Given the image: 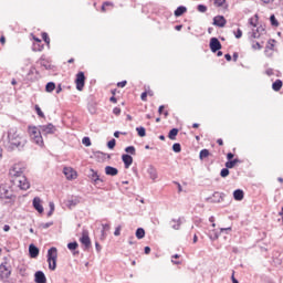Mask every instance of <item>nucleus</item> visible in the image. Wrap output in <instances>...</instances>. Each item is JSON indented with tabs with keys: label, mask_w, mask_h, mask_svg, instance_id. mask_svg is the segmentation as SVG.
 <instances>
[{
	"label": "nucleus",
	"mask_w": 283,
	"mask_h": 283,
	"mask_svg": "<svg viewBox=\"0 0 283 283\" xmlns=\"http://www.w3.org/2000/svg\"><path fill=\"white\" fill-rule=\"evenodd\" d=\"M28 140L25 137L19 135L17 132V128H10L8 132V143L6 145L8 151H14L18 149V151H23V148L25 147Z\"/></svg>",
	"instance_id": "nucleus-1"
},
{
	"label": "nucleus",
	"mask_w": 283,
	"mask_h": 283,
	"mask_svg": "<svg viewBox=\"0 0 283 283\" xmlns=\"http://www.w3.org/2000/svg\"><path fill=\"white\" fill-rule=\"evenodd\" d=\"M0 200H3L4 205H10V202H14L17 200V197L10 186H0Z\"/></svg>",
	"instance_id": "nucleus-2"
},
{
	"label": "nucleus",
	"mask_w": 283,
	"mask_h": 283,
	"mask_svg": "<svg viewBox=\"0 0 283 283\" xmlns=\"http://www.w3.org/2000/svg\"><path fill=\"white\" fill-rule=\"evenodd\" d=\"M29 134L31 136V140L39 145V147H43V134L39 130L36 126H29Z\"/></svg>",
	"instance_id": "nucleus-3"
},
{
	"label": "nucleus",
	"mask_w": 283,
	"mask_h": 283,
	"mask_svg": "<svg viewBox=\"0 0 283 283\" xmlns=\"http://www.w3.org/2000/svg\"><path fill=\"white\" fill-rule=\"evenodd\" d=\"M56 258H59V253L56 248H51L48 250V262L50 271H56Z\"/></svg>",
	"instance_id": "nucleus-4"
},
{
	"label": "nucleus",
	"mask_w": 283,
	"mask_h": 283,
	"mask_svg": "<svg viewBox=\"0 0 283 283\" xmlns=\"http://www.w3.org/2000/svg\"><path fill=\"white\" fill-rule=\"evenodd\" d=\"M38 132L42 134V136H48L50 134H54L56 132V126L53 124L40 125L38 127Z\"/></svg>",
	"instance_id": "nucleus-5"
},
{
	"label": "nucleus",
	"mask_w": 283,
	"mask_h": 283,
	"mask_svg": "<svg viewBox=\"0 0 283 283\" xmlns=\"http://www.w3.org/2000/svg\"><path fill=\"white\" fill-rule=\"evenodd\" d=\"M9 176L12 178H22L23 177V167H21V164H14L10 170Z\"/></svg>",
	"instance_id": "nucleus-6"
},
{
	"label": "nucleus",
	"mask_w": 283,
	"mask_h": 283,
	"mask_svg": "<svg viewBox=\"0 0 283 283\" xmlns=\"http://www.w3.org/2000/svg\"><path fill=\"white\" fill-rule=\"evenodd\" d=\"M12 275V269L8 265V262L1 263L0 265V279L8 280Z\"/></svg>",
	"instance_id": "nucleus-7"
},
{
	"label": "nucleus",
	"mask_w": 283,
	"mask_h": 283,
	"mask_svg": "<svg viewBox=\"0 0 283 283\" xmlns=\"http://www.w3.org/2000/svg\"><path fill=\"white\" fill-rule=\"evenodd\" d=\"M75 85L78 92H83V87H85V73L83 71L76 74Z\"/></svg>",
	"instance_id": "nucleus-8"
},
{
	"label": "nucleus",
	"mask_w": 283,
	"mask_h": 283,
	"mask_svg": "<svg viewBox=\"0 0 283 283\" xmlns=\"http://www.w3.org/2000/svg\"><path fill=\"white\" fill-rule=\"evenodd\" d=\"M88 178L93 182V185H98V182H103V178H101L98 171L92 168L88 170Z\"/></svg>",
	"instance_id": "nucleus-9"
},
{
	"label": "nucleus",
	"mask_w": 283,
	"mask_h": 283,
	"mask_svg": "<svg viewBox=\"0 0 283 283\" xmlns=\"http://www.w3.org/2000/svg\"><path fill=\"white\" fill-rule=\"evenodd\" d=\"M209 46H210L211 52H213V54H216V52L222 50V43H220V40H218V38H211Z\"/></svg>",
	"instance_id": "nucleus-10"
},
{
	"label": "nucleus",
	"mask_w": 283,
	"mask_h": 283,
	"mask_svg": "<svg viewBox=\"0 0 283 283\" xmlns=\"http://www.w3.org/2000/svg\"><path fill=\"white\" fill-rule=\"evenodd\" d=\"M80 242L85 245V249L92 247V240L90 239V232L87 230H83Z\"/></svg>",
	"instance_id": "nucleus-11"
},
{
	"label": "nucleus",
	"mask_w": 283,
	"mask_h": 283,
	"mask_svg": "<svg viewBox=\"0 0 283 283\" xmlns=\"http://www.w3.org/2000/svg\"><path fill=\"white\" fill-rule=\"evenodd\" d=\"M222 200H224V193H221V192H214L212 197L206 198V202H211V203L222 202Z\"/></svg>",
	"instance_id": "nucleus-12"
},
{
	"label": "nucleus",
	"mask_w": 283,
	"mask_h": 283,
	"mask_svg": "<svg viewBox=\"0 0 283 283\" xmlns=\"http://www.w3.org/2000/svg\"><path fill=\"white\" fill-rule=\"evenodd\" d=\"M63 174H64L66 180H76V178H77V176H78V175L76 174V171L73 170V169L70 168V167H64Z\"/></svg>",
	"instance_id": "nucleus-13"
},
{
	"label": "nucleus",
	"mask_w": 283,
	"mask_h": 283,
	"mask_svg": "<svg viewBox=\"0 0 283 283\" xmlns=\"http://www.w3.org/2000/svg\"><path fill=\"white\" fill-rule=\"evenodd\" d=\"M122 160L124 163L125 169H129V167H132V165L134 163V158L129 154L122 155Z\"/></svg>",
	"instance_id": "nucleus-14"
},
{
	"label": "nucleus",
	"mask_w": 283,
	"mask_h": 283,
	"mask_svg": "<svg viewBox=\"0 0 283 283\" xmlns=\"http://www.w3.org/2000/svg\"><path fill=\"white\" fill-rule=\"evenodd\" d=\"M18 182L20 189H22L23 191H28V189H30V181H28V178H25V176L20 177L18 179Z\"/></svg>",
	"instance_id": "nucleus-15"
},
{
	"label": "nucleus",
	"mask_w": 283,
	"mask_h": 283,
	"mask_svg": "<svg viewBox=\"0 0 283 283\" xmlns=\"http://www.w3.org/2000/svg\"><path fill=\"white\" fill-rule=\"evenodd\" d=\"M213 25L217 28H224L227 25V19L223 15H217L213 18Z\"/></svg>",
	"instance_id": "nucleus-16"
},
{
	"label": "nucleus",
	"mask_w": 283,
	"mask_h": 283,
	"mask_svg": "<svg viewBox=\"0 0 283 283\" xmlns=\"http://www.w3.org/2000/svg\"><path fill=\"white\" fill-rule=\"evenodd\" d=\"M34 282L35 283H45L48 282V277H45V273L43 271H36L34 274Z\"/></svg>",
	"instance_id": "nucleus-17"
},
{
	"label": "nucleus",
	"mask_w": 283,
	"mask_h": 283,
	"mask_svg": "<svg viewBox=\"0 0 283 283\" xmlns=\"http://www.w3.org/2000/svg\"><path fill=\"white\" fill-rule=\"evenodd\" d=\"M33 209H35L38 213H43V205H41V198L39 197L33 198Z\"/></svg>",
	"instance_id": "nucleus-18"
},
{
	"label": "nucleus",
	"mask_w": 283,
	"mask_h": 283,
	"mask_svg": "<svg viewBox=\"0 0 283 283\" xmlns=\"http://www.w3.org/2000/svg\"><path fill=\"white\" fill-rule=\"evenodd\" d=\"M147 174L149 175L150 180H156V178H158V170L153 165L148 166Z\"/></svg>",
	"instance_id": "nucleus-19"
},
{
	"label": "nucleus",
	"mask_w": 283,
	"mask_h": 283,
	"mask_svg": "<svg viewBox=\"0 0 283 283\" xmlns=\"http://www.w3.org/2000/svg\"><path fill=\"white\" fill-rule=\"evenodd\" d=\"M105 174H106V176H118V168L112 167V166H106Z\"/></svg>",
	"instance_id": "nucleus-20"
},
{
	"label": "nucleus",
	"mask_w": 283,
	"mask_h": 283,
	"mask_svg": "<svg viewBox=\"0 0 283 283\" xmlns=\"http://www.w3.org/2000/svg\"><path fill=\"white\" fill-rule=\"evenodd\" d=\"M29 254L30 258H39V248L34 244L29 245Z\"/></svg>",
	"instance_id": "nucleus-21"
},
{
	"label": "nucleus",
	"mask_w": 283,
	"mask_h": 283,
	"mask_svg": "<svg viewBox=\"0 0 283 283\" xmlns=\"http://www.w3.org/2000/svg\"><path fill=\"white\" fill-rule=\"evenodd\" d=\"M233 198L234 200H244V191L242 189H237L233 191Z\"/></svg>",
	"instance_id": "nucleus-22"
},
{
	"label": "nucleus",
	"mask_w": 283,
	"mask_h": 283,
	"mask_svg": "<svg viewBox=\"0 0 283 283\" xmlns=\"http://www.w3.org/2000/svg\"><path fill=\"white\" fill-rule=\"evenodd\" d=\"M182 220H185V218H179L178 220L172 219L171 222H175L176 224H172V229L175 231H179L181 224H182Z\"/></svg>",
	"instance_id": "nucleus-23"
},
{
	"label": "nucleus",
	"mask_w": 283,
	"mask_h": 283,
	"mask_svg": "<svg viewBox=\"0 0 283 283\" xmlns=\"http://www.w3.org/2000/svg\"><path fill=\"white\" fill-rule=\"evenodd\" d=\"M187 12V7L180 6L175 10V17H182Z\"/></svg>",
	"instance_id": "nucleus-24"
},
{
	"label": "nucleus",
	"mask_w": 283,
	"mask_h": 283,
	"mask_svg": "<svg viewBox=\"0 0 283 283\" xmlns=\"http://www.w3.org/2000/svg\"><path fill=\"white\" fill-rule=\"evenodd\" d=\"M240 163V159L234 158V159H230L229 161L226 163V167L228 169H233V167H235V165Z\"/></svg>",
	"instance_id": "nucleus-25"
},
{
	"label": "nucleus",
	"mask_w": 283,
	"mask_h": 283,
	"mask_svg": "<svg viewBox=\"0 0 283 283\" xmlns=\"http://www.w3.org/2000/svg\"><path fill=\"white\" fill-rule=\"evenodd\" d=\"M282 80H276L273 84H272V90L274 92H280V90H282Z\"/></svg>",
	"instance_id": "nucleus-26"
},
{
	"label": "nucleus",
	"mask_w": 283,
	"mask_h": 283,
	"mask_svg": "<svg viewBox=\"0 0 283 283\" xmlns=\"http://www.w3.org/2000/svg\"><path fill=\"white\" fill-rule=\"evenodd\" d=\"M102 237L101 240H105V238H107V233H105V231H109L111 226L108 223H103L102 224Z\"/></svg>",
	"instance_id": "nucleus-27"
},
{
	"label": "nucleus",
	"mask_w": 283,
	"mask_h": 283,
	"mask_svg": "<svg viewBox=\"0 0 283 283\" xmlns=\"http://www.w3.org/2000/svg\"><path fill=\"white\" fill-rule=\"evenodd\" d=\"M178 132H179L178 128L170 129L168 133V138L170 140H176V136H178Z\"/></svg>",
	"instance_id": "nucleus-28"
},
{
	"label": "nucleus",
	"mask_w": 283,
	"mask_h": 283,
	"mask_svg": "<svg viewBox=\"0 0 283 283\" xmlns=\"http://www.w3.org/2000/svg\"><path fill=\"white\" fill-rule=\"evenodd\" d=\"M87 109H88L90 114H92V115L96 114V111H97L96 103L90 102L87 105Z\"/></svg>",
	"instance_id": "nucleus-29"
},
{
	"label": "nucleus",
	"mask_w": 283,
	"mask_h": 283,
	"mask_svg": "<svg viewBox=\"0 0 283 283\" xmlns=\"http://www.w3.org/2000/svg\"><path fill=\"white\" fill-rule=\"evenodd\" d=\"M135 235H136V238H137L138 240H143V238H145V229L138 228V229L136 230Z\"/></svg>",
	"instance_id": "nucleus-30"
},
{
	"label": "nucleus",
	"mask_w": 283,
	"mask_h": 283,
	"mask_svg": "<svg viewBox=\"0 0 283 283\" xmlns=\"http://www.w3.org/2000/svg\"><path fill=\"white\" fill-rule=\"evenodd\" d=\"M53 90H56V84L54 82H49L45 85V92L51 93Z\"/></svg>",
	"instance_id": "nucleus-31"
},
{
	"label": "nucleus",
	"mask_w": 283,
	"mask_h": 283,
	"mask_svg": "<svg viewBox=\"0 0 283 283\" xmlns=\"http://www.w3.org/2000/svg\"><path fill=\"white\" fill-rule=\"evenodd\" d=\"M136 132L140 138H145V136H147V132L145 130V127H143V126L137 127Z\"/></svg>",
	"instance_id": "nucleus-32"
},
{
	"label": "nucleus",
	"mask_w": 283,
	"mask_h": 283,
	"mask_svg": "<svg viewBox=\"0 0 283 283\" xmlns=\"http://www.w3.org/2000/svg\"><path fill=\"white\" fill-rule=\"evenodd\" d=\"M270 23L273 28H277L280 25V22L277 21V19L275 18V14H272L270 17Z\"/></svg>",
	"instance_id": "nucleus-33"
},
{
	"label": "nucleus",
	"mask_w": 283,
	"mask_h": 283,
	"mask_svg": "<svg viewBox=\"0 0 283 283\" xmlns=\"http://www.w3.org/2000/svg\"><path fill=\"white\" fill-rule=\"evenodd\" d=\"M199 158H200V160H205V158H209V149H202L199 153Z\"/></svg>",
	"instance_id": "nucleus-34"
},
{
	"label": "nucleus",
	"mask_w": 283,
	"mask_h": 283,
	"mask_svg": "<svg viewBox=\"0 0 283 283\" xmlns=\"http://www.w3.org/2000/svg\"><path fill=\"white\" fill-rule=\"evenodd\" d=\"M172 151H175V154H180V151H182V146L180 145V143H175L172 145Z\"/></svg>",
	"instance_id": "nucleus-35"
},
{
	"label": "nucleus",
	"mask_w": 283,
	"mask_h": 283,
	"mask_svg": "<svg viewBox=\"0 0 283 283\" xmlns=\"http://www.w3.org/2000/svg\"><path fill=\"white\" fill-rule=\"evenodd\" d=\"M67 249H69L70 251H76V249H78V242H76V241L70 242V243L67 244Z\"/></svg>",
	"instance_id": "nucleus-36"
},
{
	"label": "nucleus",
	"mask_w": 283,
	"mask_h": 283,
	"mask_svg": "<svg viewBox=\"0 0 283 283\" xmlns=\"http://www.w3.org/2000/svg\"><path fill=\"white\" fill-rule=\"evenodd\" d=\"M126 154H130V156H136V147L128 146L125 148Z\"/></svg>",
	"instance_id": "nucleus-37"
},
{
	"label": "nucleus",
	"mask_w": 283,
	"mask_h": 283,
	"mask_svg": "<svg viewBox=\"0 0 283 283\" xmlns=\"http://www.w3.org/2000/svg\"><path fill=\"white\" fill-rule=\"evenodd\" d=\"M43 50V44L35 42L33 43V52H42Z\"/></svg>",
	"instance_id": "nucleus-38"
},
{
	"label": "nucleus",
	"mask_w": 283,
	"mask_h": 283,
	"mask_svg": "<svg viewBox=\"0 0 283 283\" xmlns=\"http://www.w3.org/2000/svg\"><path fill=\"white\" fill-rule=\"evenodd\" d=\"M67 205H69V207H70V209H72V207H76V205H78V199H70L69 201H67Z\"/></svg>",
	"instance_id": "nucleus-39"
},
{
	"label": "nucleus",
	"mask_w": 283,
	"mask_h": 283,
	"mask_svg": "<svg viewBox=\"0 0 283 283\" xmlns=\"http://www.w3.org/2000/svg\"><path fill=\"white\" fill-rule=\"evenodd\" d=\"M35 112L38 116H40V118H45V114L43 113V111H41V107L39 105H35Z\"/></svg>",
	"instance_id": "nucleus-40"
},
{
	"label": "nucleus",
	"mask_w": 283,
	"mask_h": 283,
	"mask_svg": "<svg viewBox=\"0 0 283 283\" xmlns=\"http://www.w3.org/2000/svg\"><path fill=\"white\" fill-rule=\"evenodd\" d=\"M83 145H85V147H91L92 146V139H90V137H84L82 139Z\"/></svg>",
	"instance_id": "nucleus-41"
},
{
	"label": "nucleus",
	"mask_w": 283,
	"mask_h": 283,
	"mask_svg": "<svg viewBox=\"0 0 283 283\" xmlns=\"http://www.w3.org/2000/svg\"><path fill=\"white\" fill-rule=\"evenodd\" d=\"M229 169L230 168L226 167L220 171L221 178H227V176H229Z\"/></svg>",
	"instance_id": "nucleus-42"
},
{
	"label": "nucleus",
	"mask_w": 283,
	"mask_h": 283,
	"mask_svg": "<svg viewBox=\"0 0 283 283\" xmlns=\"http://www.w3.org/2000/svg\"><path fill=\"white\" fill-rule=\"evenodd\" d=\"M107 147L108 149H114V147H116V139H111L108 143H107Z\"/></svg>",
	"instance_id": "nucleus-43"
},
{
	"label": "nucleus",
	"mask_w": 283,
	"mask_h": 283,
	"mask_svg": "<svg viewBox=\"0 0 283 283\" xmlns=\"http://www.w3.org/2000/svg\"><path fill=\"white\" fill-rule=\"evenodd\" d=\"M42 39H43L44 43H46V45H50V35H48V33L43 32Z\"/></svg>",
	"instance_id": "nucleus-44"
},
{
	"label": "nucleus",
	"mask_w": 283,
	"mask_h": 283,
	"mask_svg": "<svg viewBox=\"0 0 283 283\" xmlns=\"http://www.w3.org/2000/svg\"><path fill=\"white\" fill-rule=\"evenodd\" d=\"M224 3H227V0H214V6H217V8H222Z\"/></svg>",
	"instance_id": "nucleus-45"
},
{
	"label": "nucleus",
	"mask_w": 283,
	"mask_h": 283,
	"mask_svg": "<svg viewBox=\"0 0 283 283\" xmlns=\"http://www.w3.org/2000/svg\"><path fill=\"white\" fill-rule=\"evenodd\" d=\"M197 10H198V12L205 13V12H207V6L198 4Z\"/></svg>",
	"instance_id": "nucleus-46"
},
{
	"label": "nucleus",
	"mask_w": 283,
	"mask_h": 283,
	"mask_svg": "<svg viewBox=\"0 0 283 283\" xmlns=\"http://www.w3.org/2000/svg\"><path fill=\"white\" fill-rule=\"evenodd\" d=\"M122 229H123V227L118 226V227L115 229V231H114V235H115V237L120 235Z\"/></svg>",
	"instance_id": "nucleus-47"
},
{
	"label": "nucleus",
	"mask_w": 283,
	"mask_h": 283,
	"mask_svg": "<svg viewBox=\"0 0 283 283\" xmlns=\"http://www.w3.org/2000/svg\"><path fill=\"white\" fill-rule=\"evenodd\" d=\"M235 39H242V30L238 29L237 32L234 33Z\"/></svg>",
	"instance_id": "nucleus-48"
},
{
	"label": "nucleus",
	"mask_w": 283,
	"mask_h": 283,
	"mask_svg": "<svg viewBox=\"0 0 283 283\" xmlns=\"http://www.w3.org/2000/svg\"><path fill=\"white\" fill-rule=\"evenodd\" d=\"M52 224H54V222H46V223H42L41 227H42V229H50V227H52Z\"/></svg>",
	"instance_id": "nucleus-49"
},
{
	"label": "nucleus",
	"mask_w": 283,
	"mask_h": 283,
	"mask_svg": "<svg viewBox=\"0 0 283 283\" xmlns=\"http://www.w3.org/2000/svg\"><path fill=\"white\" fill-rule=\"evenodd\" d=\"M113 114H114L115 116H120V107H115V108L113 109Z\"/></svg>",
	"instance_id": "nucleus-50"
},
{
	"label": "nucleus",
	"mask_w": 283,
	"mask_h": 283,
	"mask_svg": "<svg viewBox=\"0 0 283 283\" xmlns=\"http://www.w3.org/2000/svg\"><path fill=\"white\" fill-rule=\"evenodd\" d=\"M261 48L262 45H260V42H255L254 44H252L253 50H260Z\"/></svg>",
	"instance_id": "nucleus-51"
},
{
	"label": "nucleus",
	"mask_w": 283,
	"mask_h": 283,
	"mask_svg": "<svg viewBox=\"0 0 283 283\" xmlns=\"http://www.w3.org/2000/svg\"><path fill=\"white\" fill-rule=\"evenodd\" d=\"M144 253H145L146 255H149V254L151 253V248L145 247V248H144Z\"/></svg>",
	"instance_id": "nucleus-52"
},
{
	"label": "nucleus",
	"mask_w": 283,
	"mask_h": 283,
	"mask_svg": "<svg viewBox=\"0 0 283 283\" xmlns=\"http://www.w3.org/2000/svg\"><path fill=\"white\" fill-rule=\"evenodd\" d=\"M127 85V81H122L117 83V87H125Z\"/></svg>",
	"instance_id": "nucleus-53"
},
{
	"label": "nucleus",
	"mask_w": 283,
	"mask_h": 283,
	"mask_svg": "<svg viewBox=\"0 0 283 283\" xmlns=\"http://www.w3.org/2000/svg\"><path fill=\"white\" fill-rule=\"evenodd\" d=\"M234 156H235V155H233V153H228V154H227L228 161H229V160H233Z\"/></svg>",
	"instance_id": "nucleus-54"
},
{
	"label": "nucleus",
	"mask_w": 283,
	"mask_h": 283,
	"mask_svg": "<svg viewBox=\"0 0 283 283\" xmlns=\"http://www.w3.org/2000/svg\"><path fill=\"white\" fill-rule=\"evenodd\" d=\"M140 98L142 101H147V92L142 93Z\"/></svg>",
	"instance_id": "nucleus-55"
},
{
	"label": "nucleus",
	"mask_w": 283,
	"mask_h": 283,
	"mask_svg": "<svg viewBox=\"0 0 283 283\" xmlns=\"http://www.w3.org/2000/svg\"><path fill=\"white\" fill-rule=\"evenodd\" d=\"M135 238L134 237H129L128 239V243L132 245V244H136V241H134Z\"/></svg>",
	"instance_id": "nucleus-56"
},
{
	"label": "nucleus",
	"mask_w": 283,
	"mask_h": 283,
	"mask_svg": "<svg viewBox=\"0 0 283 283\" xmlns=\"http://www.w3.org/2000/svg\"><path fill=\"white\" fill-rule=\"evenodd\" d=\"M238 57H239L238 52H234L233 55H232V59H233L234 63L238 61Z\"/></svg>",
	"instance_id": "nucleus-57"
},
{
	"label": "nucleus",
	"mask_w": 283,
	"mask_h": 283,
	"mask_svg": "<svg viewBox=\"0 0 283 283\" xmlns=\"http://www.w3.org/2000/svg\"><path fill=\"white\" fill-rule=\"evenodd\" d=\"M224 59H226V61H231L233 57L231 56V54L227 53L224 55Z\"/></svg>",
	"instance_id": "nucleus-58"
},
{
	"label": "nucleus",
	"mask_w": 283,
	"mask_h": 283,
	"mask_svg": "<svg viewBox=\"0 0 283 283\" xmlns=\"http://www.w3.org/2000/svg\"><path fill=\"white\" fill-rule=\"evenodd\" d=\"M217 144H218L220 147H222V145H224V142L222 140V138H219V139L217 140Z\"/></svg>",
	"instance_id": "nucleus-59"
},
{
	"label": "nucleus",
	"mask_w": 283,
	"mask_h": 283,
	"mask_svg": "<svg viewBox=\"0 0 283 283\" xmlns=\"http://www.w3.org/2000/svg\"><path fill=\"white\" fill-rule=\"evenodd\" d=\"M109 101H111V103H118V99H117L115 96H112V97L109 98Z\"/></svg>",
	"instance_id": "nucleus-60"
},
{
	"label": "nucleus",
	"mask_w": 283,
	"mask_h": 283,
	"mask_svg": "<svg viewBox=\"0 0 283 283\" xmlns=\"http://www.w3.org/2000/svg\"><path fill=\"white\" fill-rule=\"evenodd\" d=\"M49 207H50V211H54V202L51 201V202L49 203Z\"/></svg>",
	"instance_id": "nucleus-61"
},
{
	"label": "nucleus",
	"mask_w": 283,
	"mask_h": 283,
	"mask_svg": "<svg viewBox=\"0 0 283 283\" xmlns=\"http://www.w3.org/2000/svg\"><path fill=\"white\" fill-rule=\"evenodd\" d=\"M165 109V105L159 106L158 114H163V111Z\"/></svg>",
	"instance_id": "nucleus-62"
},
{
	"label": "nucleus",
	"mask_w": 283,
	"mask_h": 283,
	"mask_svg": "<svg viewBox=\"0 0 283 283\" xmlns=\"http://www.w3.org/2000/svg\"><path fill=\"white\" fill-rule=\"evenodd\" d=\"M231 280H232V283H240L239 281H238V279H235V276L232 274V276H231Z\"/></svg>",
	"instance_id": "nucleus-63"
},
{
	"label": "nucleus",
	"mask_w": 283,
	"mask_h": 283,
	"mask_svg": "<svg viewBox=\"0 0 283 283\" xmlns=\"http://www.w3.org/2000/svg\"><path fill=\"white\" fill-rule=\"evenodd\" d=\"M3 231H6V232L10 231V226L4 224V226H3Z\"/></svg>",
	"instance_id": "nucleus-64"
}]
</instances>
